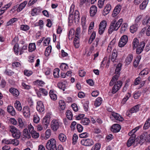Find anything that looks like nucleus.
I'll list each match as a JSON object with an SVG mask.
<instances>
[{
  "instance_id": "dca6fc26",
  "label": "nucleus",
  "mask_w": 150,
  "mask_h": 150,
  "mask_svg": "<svg viewBox=\"0 0 150 150\" xmlns=\"http://www.w3.org/2000/svg\"><path fill=\"white\" fill-rule=\"evenodd\" d=\"M42 9L40 7L35 8L32 9L31 14L33 16H35L41 12Z\"/></svg>"
},
{
  "instance_id": "052dcab7",
  "label": "nucleus",
  "mask_w": 150,
  "mask_h": 150,
  "mask_svg": "<svg viewBox=\"0 0 150 150\" xmlns=\"http://www.w3.org/2000/svg\"><path fill=\"white\" fill-rule=\"evenodd\" d=\"M78 136L76 134H73L72 138V143L73 144H75L76 143V142L78 139Z\"/></svg>"
},
{
  "instance_id": "680f3d73",
  "label": "nucleus",
  "mask_w": 150,
  "mask_h": 150,
  "mask_svg": "<svg viewBox=\"0 0 150 150\" xmlns=\"http://www.w3.org/2000/svg\"><path fill=\"white\" fill-rule=\"evenodd\" d=\"M74 30L73 29L70 30L69 31V40L73 38V37L72 36H73L74 35Z\"/></svg>"
},
{
  "instance_id": "0eeeda50",
  "label": "nucleus",
  "mask_w": 150,
  "mask_h": 150,
  "mask_svg": "<svg viewBox=\"0 0 150 150\" xmlns=\"http://www.w3.org/2000/svg\"><path fill=\"white\" fill-rule=\"evenodd\" d=\"M128 39V37L126 35H124L122 36L118 43L119 46L120 47H124L127 43Z\"/></svg>"
},
{
  "instance_id": "a878e982",
  "label": "nucleus",
  "mask_w": 150,
  "mask_h": 150,
  "mask_svg": "<svg viewBox=\"0 0 150 150\" xmlns=\"http://www.w3.org/2000/svg\"><path fill=\"white\" fill-rule=\"evenodd\" d=\"M133 59V56L132 54H129L125 60L126 65H129Z\"/></svg>"
},
{
  "instance_id": "39448f33",
  "label": "nucleus",
  "mask_w": 150,
  "mask_h": 150,
  "mask_svg": "<svg viewBox=\"0 0 150 150\" xmlns=\"http://www.w3.org/2000/svg\"><path fill=\"white\" fill-rule=\"evenodd\" d=\"M59 127V122L57 119H53L51 123V128L54 131H56Z\"/></svg>"
},
{
  "instance_id": "6ab92c4d",
  "label": "nucleus",
  "mask_w": 150,
  "mask_h": 150,
  "mask_svg": "<svg viewBox=\"0 0 150 150\" xmlns=\"http://www.w3.org/2000/svg\"><path fill=\"white\" fill-rule=\"evenodd\" d=\"M7 111L11 115L14 116L16 114V111L13 107L11 105H8L7 108Z\"/></svg>"
},
{
  "instance_id": "f03ea898",
  "label": "nucleus",
  "mask_w": 150,
  "mask_h": 150,
  "mask_svg": "<svg viewBox=\"0 0 150 150\" xmlns=\"http://www.w3.org/2000/svg\"><path fill=\"white\" fill-rule=\"evenodd\" d=\"M122 19H120L117 22L115 19L113 20L111 23L108 30L109 34H111L113 31H117L120 27L122 22Z\"/></svg>"
},
{
  "instance_id": "7ed1b4c3",
  "label": "nucleus",
  "mask_w": 150,
  "mask_h": 150,
  "mask_svg": "<svg viewBox=\"0 0 150 150\" xmlns=\"http://www.w3.org/2000/svg\"><path fill=\"white\" fill-rule=\"evenodd\" d=\"M46 147L49 150H57L56 145V142L55 139H51L47 143Z\"/></svg>"
},
{
  "instance_id": "bf43d9fd",
  "label": "nucleus",
  "mask_w": 150,
  "mask_h": 150,
  "mask_svg": "<svg viewBox=\"0 0 150 150\" xmlns=\"http://www.w3.org/2000/svg\"><path fill=\"white\" fill-rule=\"evenodd\" d=\"M88 104L89 102L87 101H85L83 104L84 109L85 111H87L88 110Z\"/></svg>"
},
{
  "instance_id": "2f4dec72",
  "label": "nucleus",
  "mask_w": 150,
  "mask_h": 150,
  "mask_svg": "<svg viewBox=\"0 0 150 150\" xmlns=\"http://www.w3.org/2000/svg\"><path fill=\"white\" fill-rule=\"evenodd\" d=\"M148 3V0H144L140 5V8L142 10L145 9Z\"/></svg>"
},
{
  "instance_id": "423d86ee",
  "label": "nucleus",
  "mask_w": 150,
  "mask_h": 150,
  "mask_svg": "<svg viewBox=\"0 0 150 150\" xmlns=\"http://www.w3.org/2000/svg\"><path fill=\"white\" fill-rule=\"evenodd\" d=\"M2 143L7 144H13L15 146L18 145L19 143V141L16 139L7 140L4 139L2 140Z\"/></svg>"
},
{
  "instance_id": "a18cd8bd",
  "label": "nucleus",
  "mask_w": 150,
  "mask_h": 150,
  "mask_svg": "<svg viewBox=\"0 0 150 150\" xmlns=\"http://www.w3.org/2000/svg\"><path fill=\"white\" fill-rule=\"evenodd\" d=\"M128 26L127 24L126 23H124L122 25L121 28V33H124L127 30Z\"/></svg>"
},
{
  "instance_id": "49530a36",
  "label": "nucleus",
  "mask_w": 150,
  "mask_h": 150,
  "mask_svg": "<svg viewBox=\"0 0 150 150\" xmlns=\"http://www.w3.org/2000/svg\"><path fill=\"white\" fill-rule=\"evenodd\" d=\"M20 29L22 30L26 31L29 30L30 27L27 25H22L20 26Z\"/></svg>"
},
{
  "instance_id": "c03bdc74",
  "label": "nucleus",
  "mask_w": 150,
  "mask_h": 150,
  "mask_svg": "<svg viewBox=\"0 0 150 150\" xmlns=\"http://www.w3.org/2000/svg\"><path fill=\"white\" fill-rule=\"evenodd\" d=\"M142 18V16H139L137 17L135 20L134 24L139 26L141 23L140 21Z\"/></svg>"
},
{
  "instance_id": "a211bd4d",
  "label": "nucleus",
  "mask_w": 150,
  "mask_h": 150,
  "mask_svg": "<svg viewBox=\"0 0 150 150\" xmlns=\"http://www.w3.org/2000/svg\"><path fill=\"white\" fill-rule=\"evenodd\" d=\"M73 9L71 8V7L70 8L69 14L68 17L69 22L70 23H73L74 21V13H73Z\"/></svg>"
},
{
  "instance_id": "37998d69",
  "label": "nucleus",
  "mask_w": 150,
  "mask_h": 150,
  "mask_svg": "<svg viewBox=\"0 0 150 150\" xmlns=\"http://www.w3.org/2000/svg\"><path fill=\"white\" fill-rule=\"evenodd\" d=\"M79 37H75L74 40V45L76 48L79 47Z\"/></svg>"
},
{
  "instance_id": "0e129e2a",
  "label": "nucleus",
  "mask_w": 150,
  "mask_h": 150,
  "mask_svg": "<svg viewBox=\"0 0 150 150\" xmlns=\"http://www.w3.org/2000/svg\"><path fill=\"white\" fill-rule=\"evenodd\" d=\"M18 121L19 124L18 126L20 128H23L24 127V125L22 119L21 118H18Z\"/></svg>"
},
{
  "instance_id": "4be33fe9",
  "label": "nucleus",
  "mask_w": 150,
  "mask_h": 150,
  "mask_svg": "<svg viewBox=\"0 0 150 150\" xmlns=\"http://www.w3.org/2000/svg\"><path fill=\"white\" fill-rule=\"evenodd\" d=\"M9 92L14 96H18L19 94L18 91L16 88H11L9 89Z\"/></svg>"
},
{
  "instance_id": "6e6d98bb",
  "label": "nucleus",
  "mask_w": 150,
  "mask_h": 150,
  "mask_svg": "<svg viewBox=\"0 0 150 150\" xmlns=\"http://www.w3.org/2000/svg\"><path fill=\"white\" fill-rule=\"evenodd\" d=\"M17 20V18H13L11 19L8 21L6 25L8 26L12 24L14 22L16 21Z\"/></svg>"
},
{
  "instance_id": "603ef678",
  "label": "nucleus",
  "mask_w": 150,
  "mask_h": 150,
  "mask_svg": "<svg viewBox=\"0 0 150 150\" xmlns=\"http://www.w3.org/2000/svg\"><path fill=\"white\" fill-rule=\"evenodd\" d=\"M59 104L61 109L62 110H64L65 108L64 102L63 100H61L59 101Z\"/></svg>"
},
{
  "instance_id": "9d476101",
  "label": "nucleus",
  "mask_w": 150,
  "mask_h": 150,
  "mask_svg": "<svg viewBox=\"0 0 150 150\" xmlns=\"http://www.w3.org/2000/svg\"><path fill=\"white\" fill-rule=\"evenodd\" d=\"M81 144L86 146H90L93 144V142L92 140L89 139H83L81 142Z\"/></svg>"
},
{
  "instance_id": "c85d7f7f",
  "label": "nucleus",
  "mask_w": 150,
  "mask_h": 150,
  "mask_svg": "<svg viewBox=\"0 0 150 150\" xmlns=\"http://www.w3.org/2000/svg\"><path fill=\"white\" fill-rule=\"evenodd\" d=\"M23 137H25L27 139H29L31 136L30 134L28 132V129L27 128L25 129L23 132Z\"/></svg>"
},
{
  "instance_id": "ddd939ff",
  "label": "nucleus",
  "mask_w": 150,
  "mask_h": 150,
  "mask_svg": "<svg viewBox=\"0 0 150 150\" xmlns=\"http://www.w3.org/2000/svg\"><path fill=\"white\" fill-rule=\"evenodd\" d=\"M121 8V6L120 5H117L115 8L112 16L113 17H116L120 13Z\"/></svg>"
},
{
  "instance_id": "e2e57ef3",
  "label": "nucleus",
  "mask_w": 150,
  "mask_h": 150,
  "mask_svg": "<svg viewBox=\"0 0 150 150\" xmlns=\"http://www.w3.org/2000/svg\"><path fill=\"white\" fill-rule=\"evenodd\" d=\"M104 0H99L98 2V5L99 8H101L103 7L104 5Z\"/></svg>"
},
{
  "instance_id": "864d4df0",
  "label": "nucleus",
  "mask_w": 150,
  "mask_h": 150,
  "mask_svg": "<svg viewBox=\"0 0 150 150\" xmlns=\"http://www.w3.org/2000/svg\"><path fill=\"white\" fill-rule=\"evenodd\" d=\"M18 45L17 43H16V44L15 45L14 47H13V50L15 54L16 55H18Z\"/></svg>"
},
{
  "instance_id": "6e6552de",
  "label": "nucleus",
  "mask_w": 150,
  "mask_h": 150,
  "mask_svg": "<svg viewBox=\"0 0 150 150\" xmlns=\"http://www.w3.org/2000/svg\"><path fill=\"white\" fill-rule=\"evenodd\" d=\"M106 25L107 22L105 21H103L100 22L99 25L98 31L100 35H101L103 33Z\"/></svg>"
},
{
  "instance_id": "7c9ffc66",
  "label": "nucleus",
  "mask_w": 150,
  "mask_h": 150,
  "mask_svg": "<svg viewBox=\"0 0 150 150\" xmlns=\"http://www.w3.org/2000/svg\"><path fill=\"white\" fill-rule=\"evenodd\" d=\"M15 107L16 109L19 111H21L22 109V108L20 102L18 100H16L15 103Z\"/></svg>"
},
{
  "instance_id": "1a4fd4ad",
  "label": "nucleus",
  "mask_w": 150,
  "mask_h": 150,
  "mask_svg": "<svg viewBox=\"0 0 150 150\" xmlns=\"http://www.w3.org/2000/svg\"><path fill=\"white\" fill-rule=\"evenodd\" d=\"M130 136L131 137L129 138L127 143V146L128 147L132 145H134L135 143L136 138L135 134H133Z\"/></svg>"
},
{
  "instance_id": "69168bd1",
  "label": "nucleus",
  "mask_w": 150,
  "mask_h": 150,
  "mask_svg": "<svg viewBox=\"0 0 150 150\" xmlns=\"http://www.w3.org/2000/svg\"><path fill=\"white\" fill-rule=\"evenodd\" d=\"M141 94L139 91L135 92L134 94V97L135 99H138L140 96Z\"/></svg>"
},
{
  "instance_id": "f3484780",
  "label": "nucleus",
  "mask_w": 150,
  "mask_h": 150,
  "mask_svg": "<svg viewBox=\"0 0 150 150\" xmlns=\"http://www.w3.org/2000/svg\"><path fill=\"white\" fill-rule=\"evenodd\" d=\"M120 126L117 124H115L111 127V130L114 132H117L120 131L121 129Z\"/></svg>"
},
{
  "instance_id": "de8ad7c7",
  "label": "nucleus",
  "mask_w": 150,
  "mask_h": 150,
  "mask_svg": "<svg viewBox=\"0 0 150 150\" xmlns=\"http://www.w3.org/2000/svg\"><path fill=\"white\" fill-rule=\"evenodd\" d=\"M140 127L139 126L138 127H136L134 129H132L131 131L129 132L128 133V135L129 136L132 135L133 134H134L138 130Z\"/></svg>"
},
{
  "instance_id": "b1692460",
  "label": "nucleus",
  "mask_w": 150,
  "mask_h": 150,
  "mask_svg": "<svg viewBox=\"0 0 150 150\" xmlns=\"http://www.w3.org/2000/svg\"><path fill=\"white\" fill-rule=\"evenodd\" d=\"M139 41L137 38H134L132 41V49L135 50L138 46H139Z\"/></svg>"
},
{
  "instance_id": "393cba45",
  "label": "nucleus",
  "mask_w": 150,
  "mask_h": 150,
  "mask_svg": "<svg viewBox=\"0 0 150 150\" xmlns=\"http://www.w3.org/2000/svg\"><path fill=\"white\" fill-rule=\"evenodd\" d=\"M23 115L26 117H28L30 116L29 109L28 107L25 106L23 108Z\"/></svg>"
},
{
  "instance_id": "f704fd0d",
  "label": "nucleus",
  "mask_w": 150,
  "mask_h": 150,
  "mask_svg": "<svg viewBox=\"0 0 150 150\" xmlns=\"http://www.w3.org/2000/svg\"><path fill=\"white\" fill-rule=\"evenodd\" d=\"M90 122L89 119L87 118L82 119L81 122V123L83 125H88Z\"/></svg>"
},
{
  "instance_id": "412c9836",
  "label": "nucleus",
  "mask_w": 150,
  "mask_h": 150,
  "mask_svg": "<svg viewBox=\"0 0 150 150\" xmlns=\"http://www.w3.org/2000/svg\"><path fill=\"white\" fill-rule=\"evenodd\" d=\"M27 3V1H24L19 5H18V8H17V11L18 12H20L22 11L25 6Z\"/></svg>"
},
{
  "instance_id": "5fc2aeb1",
  "label": "nucleus",
  "mask_w": 150,
  "mask_h": 150,
  "mask_svg": "<svg viewBox=\"0 0 150 150\" xmlns=\"http://www.w3.org/2000/svg\"><path fill=\"white\" fill-rule=\"evenodd\" d=\"M52 50V47L51 46H49L47 47L45 50V54L46 55H49L51 52Z\"/></svg>"
},
{
  "instance_id": "5701e85b",
  "label": "nucleus",
  "mask_w": 150,
  "mask_h": 150,
  "mask_svg": "<svg viewBox=\"0 0 150 150\" xmlns=\"http://www.w3.org/2000/svg\"><path fill=\"white\" fill-rule=\"evenodd\" d=\"M94 22H92L90 24L88 31V34H94Z\"/></svg>"
},
{
  "instance_id": "58836bf2",
  "label": "nucleus",
  "mask_w": 150,
  "mask_h": 150,
  "mask_svg": "<svg viewBox=\"0 0 150 150\" xmlns=\"http://www.w3.org/2000/svg\"><path fill=\"white\" fill-rule=\"evenodd\" d=\"M42 122L43 125L47 126L49 123V120L47 117V116H46L43 118Z\"/></svg>"
},
{
  "instance_id": "09e8293b",
  "label": "nucleus",
  "mask_w": 150,
  "mask_h": 150,
  "mask_svg": "<svg viewBox=\"0 0 150 150\" xmlns=\"http://www.w3.org/2000/svg\"><path fill=\"white\" fill-rule=\"evenodd\" d=\"M59 69L58 68H56L53 71V75L55 78H58L59 77Z\"/></svg>"
},
{
  "instance_id": "473e14b6",
  "label": "nucleus",
  "mask_w": 150,
  "mask_h": 150,
  "mask_svg": "<svg viewBox=\"0 0 150 150\" xmlns=\"http://www.w3.org/2000/svg\"><path fill=\"white\" fill-rule=\"evenodd\" d=\"M102 99L101 98H97L94 102V105L96 107L99 106L102 103Z\"/></svg>"
},
{
  "instance_id": "20e7f679",
  "label": "nucleus",
  "mask_w": 150,
  "mask_h": 150,
  "mask_svg": "<svg viewBox=\"0 0 150 150\" xmlns=\"http://www.w3.org/2000/svg\"><path fill=\"white\" fill-rule=\"evenodd\" d=\"M9 129L14 138H16V139L20 138L21 133L19 130L13 126H10Z\"/></svg>"
},
{
  "instance_id": "2eb2a0df",
  "label": "nucleus",
  "mask_w": 150,
  "mask_h": 150,
  "mask_svg": "<svg viewBox=\"0 0 150 150\" xmlns=\"http://www.w3.org/2000/svg\"><path fill=\"white\" fill-rule=\"evenodd\" d=\"M111 115L115 120L119 121H122L124 120L123 118L118 113L115 112H112Z\"/></svg>"
},
{
  "instance_id": "4468645a",
  "label": "nucleus",
  "mask_w": 150,
  "mask_h": 150,
  "mask_svg": "<svg viewBox=\"0 0 150 150\" xmlns=\"http://www.w3.org/2000/svg\"><path fill=\"white\" fill-rule=\"evenodd\" d=\"M145 45V43L144 42H142L140 43L139 45V46L137 47L136 50V52L137 54H139L143 51Z\"/></svg>"
},
{
  "instance_id": "f257e3e1",
  "label": "nucleus",
  "mask_w": 150,
  "mask_h": 150,
  "mask_svg": "<svg viewBox=\"0 0 150 150\" xmlns=\"http://www.w3.org/2000/svg\"><path fill=\"white\" fill-rule=\"evenodd\" d=\"M118 75H115L112 77L110 82L109 85L110 86H112L114 85L111 92L113 94L119 91L122 85V81L119 80L118 81Z\"/></svg>"
},
{
  "instance_id": "cd10ccee",
  "label": "nucleus",
  "mask_w": 150,
  "mask_h": 150,
  "mask_svg": "<svg viewBox=\"0 0 150 150\" xmlns=\"http://www.w3.org/2000/svg\"><path fill=\"white\" fill-rule=\"evenodd\" d=\"M150 127V117L148 118L144 123L143 129L144 130L148 129Z\"/></svg>"
},
{
  "instance_id": "9b49d317",
  "label": "nucleus",
  "mask_w": 150,
  "mask_h": 150,
  "mask_svg": "<svg viewBox=\"0 0 150 150\" xmlns=\"http://www.w3.org/2000/svg\"><path fill=\"white\" fill-rule=\"evenodd\" d=\"M36 109L37 110L40 112H43L45 110L44 106L42 101H39L37 102Z\"/></svg>"
},
{
  "instance_id": "4c0bfd02",
  "label": "nucleus",
  "mask_w": 150,
  "mask_h": 150,
  "mask_svg": "<svg viewBox=\"0 0 150 150\" xmlns=\"http://www.w3.org/2000/svg\"><path fill=\"white\" fill-rule=\"evenodd\" d=\"M50 97L53 100H56L57 99V96L56 94L54 93V92L52 90H50L49 93Z\"/></svg>"
},
{
  "instance_id": "4d7b16f0",
  "label": "nucleus",
  "mask_w": 150,
  "mask_h": 150,
  "mask_svg": "<svg viewBox=\"0 0 150 150\" xmlns=\"http://www.w3.org/2000/svg\"><path fill=\"white\" fill-rule=\"evenodd\" d=\"M60 68L61 69L63 70H65L68 68L67 64L65 63H63L60 66Z\"/></svg>"
},
{
  "instance_id": "72a5a7b5",
  "label": "nucleus",
  "mask_w": 150,
  "mask_h": 150,
  "mask_svg": "<svg viewBox=\"0 0 150 150\" xmlns=\"http://www.w3.org/2000/svg\"><path fill=\"white\" fill-rule=\"evenodd\" d=\"M122 64L121 63H119L116 67V69L115 70V73L116 75H119V72L121 70Z\"/></svg>"
},
{
  "instance_id": "bb28decb",
  "label": "nucleus",
  "mask_w": 150,
  "mask_h": 150,
  "mask_svg": "<svg viewBox=\"0 0 150 150\" xmlns=\"http://www.w3.org/2000/svg\"><path fill=\"white\" fill-rule=\"evenodd\" d=\"M140 106V105H137L134 106L130 110L129 112L131 113L137 112L139 110Z\"/></svg>"
},
{
  "instance_id": "338daca9",
  "label": "nucleus",
  "mask_w": 150,
  "mask_h": 150,
  "mask_svg": "<svg viewBox=\"0 0 150 150\" xmlns=\"http://www.w3.org/2000/svg\"><path fill=\"white\" fill-rule=\"evenodd\" d=\"M32 137L35 138H37L39 137V134L37 132L35 131L31 134Z\"/></svg>"
},
{
  "instance_id": "3c124183",
  "label": "nucleus",
  "mask_w": 150,
  "mask_h": 150,
  "mask_svg": "<svg viewBox=\"0 0 150 150\" xmlns=\"http://www.w3.org/2000/svg\"><path fill=\"white\" fill-rule=\"evenodd\" d=\"M111 9V7L110 5H107L106 7H105L104 11V12L105 13V14H108L109 11H110Z\"/></svg>"
},
{
  "instance_id": "f8f14e48",
  "label": "nucleus",
  "mask_w": 150,
  "mask_h": 150,
  "mask_svg": "<svg viewBox=\"0 0 150 150\" xmlns=\"http://www.w3.org/2000/svg\"><path fill=\"white\" fill-rule=\"evenodd\" d=\"M148 133L146 132H144L140 136L139 143L142 144L145 142H146L147 137L148 136Z\"/></svg>"
},
{
  "instance_id": "13d9d810",
  "label": "nucleus",
  "mask_w": 150,
  "mask_h": 150,
  "mask_svg": "<svg viewBox=\"0 0 150 150\" xmlns=\"http://www.w3.org/2000/svg\"><path fill=\"white\" fill-rule=\"evenodd\" d=\"M45 133V138L46 139H47L50 137L51 135V130L50 129H48L47 130Z\"/></svg>"
},
{
  "instance_id": "774afa93",
  "label": "nucleus",
  "mask_w": 150,
  "mask_h": 150,
  "mask_svg": "<svg viewBox=\"0 0 150 150\" xmlns=\"http://www.w3.org/2000/svg\"><path fill=\"white\" fill-rule=\"evenodd\" d=\"M28 128L29 130V131L30 133V134L33 132L34 131H35L34 130V128L33 126L31 125V124H30L28 126Z\"/></svg>"
},
{
  "instance_id": "ea45409f",
  "label": "nucleus",
  "mask_w": 150,
  "mask_h": 150,
  "mask_svg": "<svg viewBox=\"0 0 150 150\" xmlns=\"http://www.w3.org/2000/svg\"><path fill=\"white\" fill-rule=\"evenodd\" d=\"M149 69L148 68H145L142 71L139 75L144 76L145 75H147L149 73Z\"/></svg>"
},
{
  "instance_id": "a19ab883",
  "label": "nucleus",
  "mask_w": 150,
  "mask_h": 150,
  "mask_svg": "<svg viewBox=\"0 0 150 150\" xmlns=\"http://www.w3.org/2000/svg\"><path fill=\"white\" fill-rule=\"evenodd\" d=\"M59 138L61 141L64 142L66 140V137L64 134L60 133L59 136Z\"/></svg>"
},
{
  "instance_id": "e433bc0d",
  "label": "nucleus",
  "mask_w": 150,
  "mask_h": 150,
  "mask_svg": "<svg viewBox=\"0 0 150 150\" xmlns=\"http://www.w3.org/2000/svg\"><path fill=\"white\" fill-rule=\"evenodd\" d=\"M117 56V52L116 50H113L111 58V60L112 62H116V59Z\"/></svg>"
},
{
  "instance_id": "aec40b11",
  "label": "nucleus",
  "mask_w": 150,
  "mask_h": 150,
  "mask_svg": "<svg viewBox=\"0 0 150 150\" xmlns=\"http://www.w3.org/2000/svg\"><path fill=\"white\" fill-rule=\"evenodd\" d=\"M79 20V13L78 11L76 10L74 13V21L75 23H78Z\"/></svg>"
},
{
  "instance_id": "8fccbe9b",
  "label": "nucleus",
  "mask_w": 150,
  "mask_h": 150,
  "mask_svg": "<svg viewBox=\"0 0 150 150\" xmlns=\"http://www.w3.org/2000/svg\"><path fill=\"white\" fill-rule=\"evenodd\" d=\"M58 86L59 89H61L63 91H64L65 88V85L64 83L62 82L58 83Z\"/></svg>"
},
{
  "instance_id": "c9c22d12",
  "label": "nucleus",
  "mask_w": 150,
  "mask_h": 150,
  "mask_svg": "<svg viewBox=\"0 0 150 150\" xmlns=\"http://www.w3.org/2000/svg\"><path fill=\"white\" fill-rule=\"evenodd\" d=\"M36 49L35 43H30L29 45L28 49L29 52H32L34 51Z\"/></svg>"
},
{
  "instance_id": "c756f323",
  "label": "nucleus",
  "mask_w": 150,
  "mask_h": 150,
  "mask_svg": "<svg viewBox=\"0 0 150 150\" xmlns=\"http://www.w3.org/2000/svg\"><path fill=\"white\" fill-rule=\"evenodd\" d=\"M139 26L135 24L131 25L130 28V32L132 33H134L136 32L137 31Z\"/></svg>"
},
{
  "instance_id": "79ce46f5",
  "label": "nucleus",
  "mask_w": 150,
  "mask_h": 150,
  "mask_svg": "<svg viewBox=\"0 0 150 150\" xmlns=\"http://www.w3.org/2000/svg\"><path fill=\"white\" fill-rule=\"evenodd\" d=\"M66 115L67 118L69 120H72L73 114L69 110H67L66 112Z\"/></svg>"
}]
</instances>
